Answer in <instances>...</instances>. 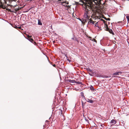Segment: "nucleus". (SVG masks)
<instances>
[{"label":"nucleus","mask_w":129,"mask_h":129,"mask_svg":"<svg viewBox=\"0 0 129 129\" xmlns=\"http://www.w3.org/2000/svg\"><path fill=\"white\" fill-rule=\"evenodd\" d=\"M38 24L40 25H42V23L41 22V20L39 19L38 20Z\"/></svg>","instance_id":"nucleus-8"},{"label":"nucleus","mask_w":129,"mask_h":129,"mask_svg":"<svg viewBox=\"0 0 129 129\" xmlns=\"http://www.w3.org/2000/svg\"><path fill=\"white\" fill-rule=\"evenodd\" d=\"M84 103L83 104V102H82V105L83 107L84 106Z\"/></svg>","instance_id":"nucleus-21"},{"label":"nucleus","mask_w":129,"mask_h":129,"mask_svg":"<svg viewBox=\"0 0 129 129\" xmlns=\"http://www.w3.org/2000/svg\"><path fill=\"white\" fill-rule=\"evenodd\" d=\"M106 30L107 31H109V29L108 27V25L107 24H106Z\"/></svg>","instance_id":"nucleus-10"},{"label":"nucleus","mask_w":129,"mask_h":129,"mask_svg":"<svg viewBox=\"0 0 129 129\" xmlns=\"http://www.w3.org/2000/svg\"><path fill=\"white\" fill-rule=\"evenodd\" d=\"M31 1H34V0H30Z\"/></svg>","instance_id":"nucleus-26"},{"label":"nucleus","mask_w":129,"mask_h":129,"mask_svg":"<svg viewBox=\"0 0 129 129\" xmlns=\"http://www.w3.org/2000/svg\"><path fill=\"white\" fill-rule=\"evenodd\" d=\"M105 21H104V23H105Z\"/></svg>","instance_id":"nucleus-23"},{"label":"nucleus","mask_w":129,"mask_h":129,"mask_svg":"<svg viewBox=\"0 0 129 129\" xmlns=\"http://www.w3.org/2000/svg\"><path fill=\"white\" fill-rule=\"evenodd\" d=\"M89 22L92 23L93 24H94V21H93L92 20H90V21H89V22H88V23H89Z\"/></svg>","instance_id":"nucleus-12"},{"label":"nucleus","mask_w":129,"mask_h":129,"mask_svg":"<svg viewBox=\"0 0 129 129\" xmlns=\"http://www.w3.org/2000/svg\"><path fill=\"white\" fill-rule=\"evenodd\" d=\"M111 77V76H105L104 77L105 78H107L108 77Z\"/></svg>","instance_id":"nucleus-14"},{"label":"nucleus","mask_w":129,"mask_h":129,"mask_svg":"<svg viewBox=\"0 0 129 129\" xmlns=\"http://www.w3.org/2000/svg\"><path fill=\"white\" fill-rule=\"evenodd\" d=\"M126 18L127 20L128 21L129 20V16H126Z\"/></svg>","instance_id":"nucleus-16"},{"label":"nucleus","mask_w":129,"mask_h":129,"mask_svg":"<svg viewBox=\"0 0 129 129\" xmlns=\"http://www.w3.org/2000/svg\"><path fill=\"white\" fill-rule=\"evenodd\" d=\"M109 32L110 33H112L113 32L112 30V29H110L109 30Z\"/></svg>","instance_id":"nucleus-15"},{"label":"nucleus","mask_w":129,"mask_h":129,"mask_svg":"<svg viewBox=\"0 0 129 129\" xmlns=\"http://www.w3.org/2000/svg\"><path fill=\"white\" fill-rule=\"evenodd\" d=\"M116 123V121L115 120L113 119L111 121V123H112L113 124H115Z\"/></svg>","instance_id":"nucleus-7"},{"label":"nucleus","mask_w":129,"mask_h":129,"mask_svg":"<svg viewBox=\"0 0 129 129\" xmlns=\"http://www.w3.org/2000/svg\"><path fill=\"white\" fill-rule=\"evenodd\" d=\"M33 43V44H34L35 45H36V42H35L34 41H33V43Z\"/></svg>","instance_id":"nucleus-20"},{"label":"nucleus","mask_w":129,"mask_h":129,"mask_svg":"<svg viewBox=\"0 0 129 129\" xmlns=\"http://www.w3.org/2000/svg\"><path fill=\"white\" fill-rule=\"evenodd\" d=\"M72 80H71V82H72Z\"/></svg>","instance_id":"nucleus-25"},{"label":"nucleus","mask_w":129,"mask_h":129,"mask_svg":"<svg viewBox=\"0 0 129 129\" xmlns=\"http://www.w3.org/2000/svg\"><path fill=\"white\" fill-rule=\"evenodd\" d=\"M7 2L6 0H0V7L3 9H5L7 5Z\"/></svg>","instance_id":"nucleus-1"},{"label":"nucleus","mask_w":129,"mask_h":129,"mask_svg":"<svg viewBox=\"0 0 129 129\" xmlns=\"http://www.w3.org/2000/svg\"><path fill=\"white\" fill-rule=\"evenodd\" d=\"M75 83L79 84H82V83L79 81H76L75 80H73V83Z\"/></svg>","instance_id":"nucleus-5"},{"label":"nucleus","mask_w":129,"mask_h":129,"mask_svg":"<svg viewBox=\"0 0 129 129\" xmlns=\"http://www.w3.org/2000/svg\"><path fill=\"white\" fill-rule=\"evenodd\" d=\"M88 73L90 75L92 76L95 73L93 72L92 70H91L90 72H88Z\"/></svg>","instance_id":"nucleus-3"},{"label":"nucleus","mask_w":129,"mask_h":129,"mask_svg":"<svg viewBox=\"0 0 129 129\" xmlns=\"http://www.w3.org/2000/svg\"><path fill=\"white\" fill-rule=\"evenodd\" d=\"M73 18H75H75H76L75 16H74V14H73Z\"/></svg>","instance_id":"nucleus-22"},{"label":"nucleus","mask_w":129,"mask_h":129,"mask_svg":"<svg viewBox=\"0 0 129 129\" xmlns=\"http://www.w3.org/2000/svg\"><path fill=\"white\" fill-rule=\"evenodd\" d=\"M53 66L55 67V65L54 64V65H53Z\"/></svg>","instance_id":"nucleus-24"},{"label":"nucleus","mask_w":129,"mask_h":129,"mask_svg":"<svg viewBox=\"0 0 129 129\" xmlns=\"http://www.w3.org/2000/svg\"><path fill=\"white\" fill-rule=\"evenodd\" d=\"M81 95L82 96H84V93L82 92H81Z\"/></svg>","instance_id":"nucleus-19"},{"label":"nucleus","mask_w":129,"mask_h":129,"mask_svg":"<svg viewBox=\"0 0 129 129\" xmlns=\"http://www.w3.org/2000/svg\"><path fill=\"white\" fill-rule=\"evenodd\" d=\"M86 69L88 71V72H90V70H91L90 68H86Z\"/></svg>","instance_id":"nucleus-13"},{"label":"nucleus","mask_w":129,"mask_h":129,"mask_svg":"<svg viewBox=\"0 0 129 129\" xmlns=\"http://www.w3.org/2000/svg\"><path fill=\"white\" fill-rule=\"evenodd\" d=\"M63 3H66V2H63Z\"/></svg>","instance_id":"nucleus-28"},{"label":"nucleus","mask_w":129,"mask_h":129,"mask_svg":"<svg viewBox=\"0 0 129 129\" xmlns=\"http://www.w3.org/2000/svg\"><path fill=\"white\" fill-rule=\"evenodd\" d=\"M87 13H86L85 14V16L86 17H88V16L87 14Z\"/></svg>","instance_id":"nucleus-17"},{"label":"nucleus","mask_w":129,"mask_h":129,"mask_svg":"<svg viewBox=\"0 0 129 129\" xmlns=\"http://www.w3.org/2000/svg\"><path fill=\"white\" fill-rule=\"evenodd\" d=\"M66 3V4H67V3Z\"/></svg>","instance_id":"nucleus-29"},{"label":"nucleus","mask_w":129,"mask_h":129,"mask_svg":"<svg viewBox=\"0 0 129 129\" xmlns=\"http://www.w3.org/2000/svg\"><path fill=\"white\" fill-rule=\"evenodd\" d=\"M67 4H68V2L67 3Z\"/></svg>","instance_id":"nucleus-27"},{"label":"nucleus","mask_w":129,"mask_h":129,"mask_svg":"<svg viewBox=\"0 0 129 129\" xmlns=\"http://www.w3.org/2000/svg\"><path fill=\"white\" fill-rule=\"evenodd\" d=\"M73 89H74L76 91H80L83 90L82 88H79L78 87L76 88L73 87Z\"/></svg>","instance_id":"nucleus-2"},{"label":"nucleus","mask_w":129,"mask_h":129,"mask_svg":"<svg viewBox=\"0 0 129 129\" xmlns=\"http://www.w3.org/2000/svg\"><path fill=\"white\" fill-rule=\"evenodd\" d=\"M31 36H27L28 39H27L31 42L32 43H33V42L34 40H33L32 39L30 38L31 37Z\"/></svg>","instance_id":"nucleus-4"},{"label":"nucleus","mask_w":129,"mask_h":129,"mask_svg":"<svg viewBox=\"0 0 129 129\" xmlns=\"http://www.w3.org/2000/svg\"><path fill=\"white\" fill-rule=\"evenodd\" d=\"M105 19L107 20H110V18H106Z\"/></svg>","instance_id":"nucleus-18"},{"label":"nucleus","mask_w":129,"mask_h":129,"mask_svg":"<svg viewBox=\"0 0 129 129\" xmlns=\"http://www.w3.org/2000/svg\"><path fill=\"white\" fill-rule=\"evenodd\" d=\"M86 101L89 103H93V101L91 100H90L89 99H87L86 100Z\"/></svg>","instance_id":"nucleus-6"},{"label":"nucleus","mask_w":129,"mask_h":129,"mask_svg":"<svg viewBox=\"0 0 129 129\" xmlns=\"http://www.w3.org/2000/svg\"><path fill=\"white\" fill-rule=\"evenodd\" d=\"M121 73L118 72H116V73H113V75H119V73Z\"/></svg>","instance_id":"nucleus-9"},{"label":"nucleus","mask_w":129,"mask_h":129,"mask_svg":"<svg viewBox=\"0 0 129 129\" xmlns=\"http://www.w3.org/2000/svg\"><path fill=\"white\" fill-rule=\"evenodd\" d=\"M90 89L92 90H94V87L92 86H91L90 87Z\"/></svg>","instance_id":"nucleus-11"}]
</instances>
